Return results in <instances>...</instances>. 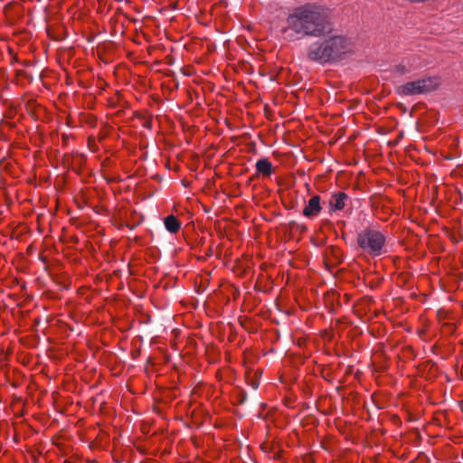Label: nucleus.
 Returning a JSON list of instances; mask_svg holds the SVG:
<instances>
[{
	"instance_id": "f257e3e1",
	"label": "nucleus",
	"mask_w": 463,
	"mask_h": 463,
	"mask_svg": "<svg viewBox=\"0 0 463 463\" xmlns=\"http://www.w3.org/2000/svg\"><path fill=\"white\" fill-rule=\"evenodd\" d=\"M331 30L327 16L316 5H306L294 10L287 18L282 32L288 41L305 37H319Z\"/></svg>"
},
{
	"instance_id": "f03ea898",
	"label": "nucleus",
	"mask_w": 463,
	"mask_h": 463,
	"mask_svg": "<svg viewBox=\"0 0 463 463\" xmlns=\"http://www.w3.org/2000/svg\"><path fill=\"white\" fill-rule=\"evenodd\" d=\"M352 41L342 35L330 36L322 42L309 46L307 56L321 64L335 62L344 59L353 51Z\"/></svg>"
},
{
	"instance_id": "7ed1b4c3",
	"label": "nucleus",
	"mask_w": 463,
	"mask_h": 463,
	"mask_svg": "<svg viewBox=\"0 0 463 463\" xmlns=\"http://www.w3.org/2000/svg\"><path fill=\"white\" fill-rule=\"evenodd\" d=\"M387 232L378 225L368 226L357 233L356 243L362 253L377 258L387 252Z\"/></svg>"
},
{
	"instance_id": "20e7f679",
	"label": "nucleus",
	"mask_w": 463,
	"mask_h": 463,
	"mask_svg": "<svg viewBox=\"0 0 463 463\" xmlns=\"http://www.w3.org/2000/svg\"><path fill=\"white\" fill-rule=\"evenodd\" d=\"M439 83L437 77H427L415 81H409L398 88V93L405 96L424 94L434 90Z\"/></svg>"
},
{
	"instance_id": "39448f33",
	"label": "nucleus",
	"mask_w": 463,
	"mask_h": 463,
	"mask_svg": "<svg viewBox=\"0 0 463 463\" xmlns=\"http://www.w3.org/2000/svg\"><path fill=\"white\" fill-rule=\"evenodd\" d=\"M321 198L319 195L312 196L307 203V205L303 209V215L309 219H315L322 211Z\"/></svg>"
},
{
	"instance_id": "423d86ee",
	"label": "nucleus",
	"mask_w": 463,
	"mask_h": 463,
	"mask_svg": "<svg viewBox=\"0 0 463 463\" xmlns=\"http://www.w3.org/2000/svg\"><path fill=\"white\" fill-rule=\"evenodd\" d=\"M347 200L348 195L345 193H333L328 202L330 211L335 212L343 210L345 207Z\"/></svg>"
},
{
	"instance_id": "0eeeda50",
	"label": "nucleus",
	"mask_w": 463,
	"mask_h": 463,
	"mask_svg": "<svg viewBox=\"0 0 463 463\" xmlns=\"http://www.w3.org/2000/svg\"><path fill=\"white\" fill-rule=\"evenodd\" d=\"M257 173L263 177H269L273 173V165L268 158H260L256 162Z\"/></svg>"
},
{
	"instance_id": "6e6552de",
	"label": "nucleus",
	"mask_w": 463,
	"mask_h": 463,
	"mask_svg": "<svg viewBox=\"0 0 463 463\" xmlns=\"http://www.w3.org/2000/svg\"><path fill=\"white\" fill-rule=\"evenodd\" d=\"M164 224L166 231L171 233H176L181 228V222L174 215L166 216L164 220Z\"/></svg>"
},
{
	"instance_id": "1a4fd4ad",
	"label": "nucleus",
	"mask_w": 463,
	"mask_h": 463,
	"mask_svg": "<svg viewBox=\"0 0 463 463\" xmlns=\"http://www.w3.org/2000/svg\"><path fill=\"white\" fill-rule=\"evenodd\" d=\"M398 71L402 74V73H405L406 70H405V66L404 65H400L398 66L397 68Z\"/></svg>"
}]
</instances>
